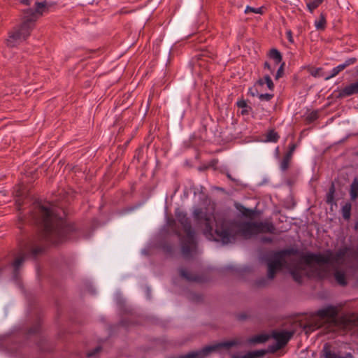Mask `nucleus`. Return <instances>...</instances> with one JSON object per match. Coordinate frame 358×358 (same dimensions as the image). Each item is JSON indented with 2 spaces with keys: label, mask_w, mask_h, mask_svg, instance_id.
Instances as JSON below:
<instances>
[{
  "label": "nucleus",
  "mask_w": 358,
  "mask_h": 358,
  "mask_svg": "<svg viewBox=\"0 0 358 358\" xmlns=\"http://www.w3.org/2000/svg\"><path fill=\"white\" fill-rule=\"evenodd\" d=\"M352 257L351 250L346 247L336 252L328 250L323 254L302 257L289 251L275 252L268 259V278L272 280L278 271L285 268L298 282L303 275L322 278L329 275L328 269L331 266L336 282L344 286L356 273L352 264Z\"/></svg>",
  "instance_id": "1"
},
{
  "label": "nucleus",
  "mask_w": 358,
  "mask_h": 358,
  "mask_svg": "<svg viewBox=\"0 0 358 358\" xmlns=\"http://www.w3.org/2000/svg\"><path fill=\"white\" fill-rule=\"evenodd\" d=\"M193 215L198 223L204 226L203 234L208 239L220 241L224 244L232 242L236 234L248 238L259 233H273L275 230L274 226L268 222L229 223L199 208L194 210Z\"/></svg>",
  "instance_id": "2"
},
{
  "label": "nucleus",
  "mask_w": 358,
  "mask_h": 358,
  "mask_svg": "<svg viewBox=\"0 0 358 358\" xmlns=\"http://www.w3.org/2000/svg\"><path fill=\"white\" fill-rule=\"evenodd\" d=\"M338 309L335 306H329L319 310L313 317L312 321L303 327L305 333L309 334L327 324L331 331L336 328L345 330H353L358 333V313L348 314L337 318Z\"/></svg>",
  "instance_id": "3"
},
{
  "label": "nucleus",
  "mask_w": 358,
  "mask_h": 358,
  "mask_svg": "<svg viewBox=\"0 0 358 358\" xmlns=\"http://www.w3.org/2000/svg\"><path fill=\"white\" fill-rule=\"evenodd\" d=\"M39 213L44 228V238L52 244H59L66 240L71 227L67 225L59 215L55 206L49 204L39 206Z\"/></svg>",
  "instance_id": "4"
},
{
  "label": "nucleus",
  "mask_w": 358,
  "mask_h": 358,
  "mask_svg": "<svg viewBox=\"0 0 358 358\" xmlns=\"http://www.w3.org/2000/svg\"><path fill=\"white\" fill-rule=\"evenodd\" d=\"M36 8L27 9L24 13L23 22L19 29H17L9 34L8 38L6 41L7 45L10 47H14L21 41L25 40L34 27V24L37 18L45 13L49 6L45 1L36 2Z\"/></svg>",
  "instance_id": "5"
},
{
  "label": "nucleus",
  "mask_w": 358,
  "mask_h": 358,
  "mask_svg": "<svg viewBox=\"0 0 358 358\" xmlns=\"http://www.w3.org/2000/svg\"><path fill=\"white\" fill-rule=\"evenodd\" d=\"M176 217L183 227L185 236L181 239L182 252L185 257H189L196 249L194 232L192 229L186 215L177 212Z\"/></svg>",
  "instance_id": "6"
},
{
  "label": "nucleus",
  "mask_w": 358,
  "mask_h": 358,
  "mask_svg": "<svg viewBox=\"0 0 358 358\" xmlns=\"http://www.w3.org/2000/svg\"><path fill=\"white\" fill-rule=\"evenodd\" d=\"M293 335V332L291 331H273L272 334V338L275 340V344L269 346L268 350L271 352H276L282 347H284L291 337Z\"/></svg>",
  "instance_id": "7"
},
{
  "label": "nucleus",
  "mask_w": 358,
  "mask_h": 358,
  "mask_svg": "<svg viewBox=\"0 0 358 358\" xmlns=\"http://www.w3.org/2000/svg\"><path fill=\"white\" fill-rule=\"evenodd\" d=\"M322 355L324 358H352V355L351 353L348 352L345 354L344 355L339 354L336 348L326 343L324 345V347L322 350Z\"/></svg>",
  "instance_id": "8"
},
{
  "label": "nucleus",
  "mask_w": 358,
  "mask_h": 358,
  "mask_svg": "<svg viewBox=\"0 0 358 358\" xmlns=\"http://www.w3.org/2000/svg\"><path fill=\"white\" fill-rule=\"evenodd\" d=\"M357 93H358V80L343 88L340 94L343 96H348Z\"/></svg>",
  "instance_id": "9"
},
{
  "label": "nucleus",
  "mask_w": 358,
  "mask_h": 358,
  "mask_svg": "<svg viewBox=\"0 0 358 358\" xmlns=\"http://www.w3.org/2000/svg\"><path fill=\"white\" fill-rule=\"evenodd\" d=\"M26 259V255L24 252L20 254L18 257L15 258L13 263V272L14 274H16L17 271L20 268V267L23 264L24 260Z\"/></svg>",
  "instance_id": "10"
},
{
  "label": "nucleus",
  "mask_w": 358,
  "mask_h": 358,
  "mask_svg": "<svg viewBox=\"0 0 358 358\" xmlns=\"http://www.w3.org/2000/svg\"><path fill=\"white\" fill-rule=\"evenodd\" d=\"M180 275L187 281H198L199 280V278L196 275L184 268L180 269Z\"/></svg>",
  "instance_id": "11"
},
{
  "label": "nucleus",
  "mask_w": 358,
  "mask_h": 358,
  "mask_svg": "<svg viewBox=\"0 0 358 358\" xmlns=\"http://www.w3.org/2000/svg\"><path fill=\"white\" fill-rule=\"evenodd\" d=\"M269 338V336L267 334H259L256 335L248 339V342L252 344L262 343L266 341Z\"/></svg>",
  "instance_id": "12"
},
{
  "label": "nucleus",
  "mask_w": 358,
  "mask_h": 358,
  "mask_svg": "<svg viewBox=\"0 0 358 358\" xmlns=\"http://www.w3.org/2000/svg\"><path fill=\"white\" fill-rule=\"evenodd\" d=\"M265 354L264 350H256L249 352L243 357L234 356L232 358H257L263 356Z\"/></svg>",
  "instance_id": "13"
},
{
  "label": "nucleus",
  "mask_w": 358,
  "mask_h": 358,
  "mask_svg": "<svg viewBox=\"0 0 358 358\" xmlns=\"http://www.w3.org/2000/svg\"><path fill=\"white\" fill-rule=\"evenodd\" d=\"M350 196L352 200H355L358 196V180L355 178L350 187Z\"/></svg>",
  "instance_id": "14"
},
{
  "label": "nucleus",
  "mask_w": 358,
  "mask_h": 358,
  "mask_svg": "<svg viewBox=\"0 0 358 358\" xmlns=\"http://www.w3.org/2000/svg\"><path fill=\"white\" fill-rule=\"evenodd\" d=\"M315 26L317 30L324 29L326 26V19L323 14H321L319 19L315 21Z\"/></svg>",
  "instance_id": "15"
},
{
  "label": "nucleus",
  "mask_w": 358,
  "mask_h": 358,
  "mask_svg": "<svg viewBox=\"0 0 358 358\" xmlns=\"http://www.w3.org/2000/svg\"><path fill=\"white\" fill-rule=\"evenodd\" d=\"M269 57L275 61L276 64H278L282 60L281 54L276 49L271 50Z\"/></svg>",
  "instance_id": "16"
},
{
  "label": "nucleus",
  "mask_w": 358,
  "mask_h": 358,
  "mask_svg": "<svg viewBox=\"0 0 358 358\" xmlns=\"http://www.w3.org/2000/svg\"><path fill=\"white\" fill-rule=\"evenodd\" d=\"M351 204L350 203H345L342 207V215L343 218L346 220H349L350 217V211H351Z\"/></svg>",
  "instance_id": "17"
},
{
  "label": "nucleus",
  "mask_w": 358,
  "mask_h": 358,
  "mask_svg": "<svg viewBox=\"0 0 358 358\" xmlns=\"http://www.w3.org/2000/svg\"><path fill=\"white\" fill-rule=\"evenodd\" d=\"M324 0H309L307 1L306 5L308 7V9L313 12L316 8H317L320 4L322 3V2Z\"/></svg>",
  "instance_id": "18"
},
{
  "label": "nucleus",
  "mask_w": 358,
  "mask_h": 358,
  "mask_svg": "<svg viewBox=\"0 0 358 358\" xmlns=\"http://www.w3.org/2000/svg\"><path fill=\"white\" fill-rule=\"evenodd\" d=\"M309 73H310L311 76H313V77H315V78L324 76V75L322 72L321 68H317V69L310 68L309 69Z\"/></svg>",
  "instance_id": "19"
},
{
  "label": "nucleus",
  "mask_w": 358,
  "mask_h": 358,
  "mask_svg": "<svg viewBox=\"0 0 358 358\" xmlns=\"http://www.w3.org/2000/svg\"><path fill=\"white\" fill-rule=\"evenodd\" d=\"M279 136L274 131H271L266 135V141L270 142H276Z\"/></svg>",
  "instance_id": "20"
},
{
  "label": "nucleus",
  "mask_w": 358,
  "mask_h": 358,
  "mask_svg": "<svg viewBox=\"0 0 358 358\" xmlns=\"http://www.w3.org/2000/svg\"><path fill=\"white\" fill-rule=\"evenodd\" d=\"M238 107L243 108L241 113L243 115L248 113V106L245 100H240L237 102Z\"/></svg>",
  "instance_id": "21"
},
{
  "label": "nucleus",
  "mask_w": 358,
  "mask_h": 358,
  "mask_svg": "<svg viewBox=\"0 0 358 358\" xmlns=\"http://www.w3.org/2000/svg\"><path fill=\"white\" fill-rule=\"evenodd\" d=\"M262 13V8H252L250 6H247L245 10V13Z\"/></svg>",
  "instance_id": "22"
},
{
  "label": "nucleus",
  "mask_w": 358,
  "mask_h": 358,
  "mask_svg": "<svg viewBox=\"0 0 358 358\" xmlns=\"http://www.w3.org/2000/svg\"><path fill=\"white\" fill-rule=\"evenodd\" d=\"M289 161L290 160L287 159L285 157L283 158L282 161L280 163V169H281V170L285 171L288 168Z\"/></svg>",
  "instance_id": "23"
},
{
  "label": "nucleus",
  "mask_w": 358,
  "mask_h": 358,
  "mask_svg": "<svg viewBox=\"0 0 358 358\" xmlns=\"http://www.w3.org/2000/svg\"><path fill=\"white\" fill-rule=\"evenodd\" d=\"M264 81L266 84L267 85V87L269 90H272L273 87V83L272 82V80L271 79L269 76H265L264 77Z\"/></svg>",
  "instance_id": "24"
},
{
  "label": "nucleus",
  "mask_w": 358,
  "mask_h": 358,
  "mask_svg": "<svg viewBox=\"0 0 358 358\" xmlns=\"http://www.w3.org/2000/svg\"><path fill=\"white\" fill-rule=\"evenodd\" d=\"M334 186H331V187L329 190V192L328 193V195H327V201L328 203L332 202L333 199H334Z\"/></svg>",
  "instance_id": "25"
},
{
  "label": "nucleus",
  "mask_w": 358,
  "mask_h": 358,
  "mask_svg": "<svg viewBox=\"0 0 358 358\" xmlns=\"http://www.w3.org/2000/svg\"><path fill=\"white\" fill-rule=\"evenodd\" d=\"M101 351L100 347H96L94 350L89 351L87 352V357H94L97 353H99Z\"/></svg>",
  "instance_id": "26"
},
{
  "label": "nucleus",
  "mask_w": 358,
  "mask_h": 358,
  "mask_svg": "<svg viewBox=\"0 0 358 358\" xmlns=\"http://www.w3.org/2000/svg\"><path fill=\"white\" fill-rule=\"evenodd\" d=\"M356 61H357V59L355 57H352V58L348 59L343 64H341L344 65L345 69L348 66L355 64Z\"/></svg>",
  "instance_id": "27"
},
{
  "label": "nucleus",
  "mask_w": 358,
  "mask_h": 358,
  "mask_svg": "<svg viewBox=\"0 0 358 358\" xmlns=\"http://www.w3.org/2000/svg\"><path fill=\"white\" fill-rule=\"evenodd\" d=\"M356 61H357V59L355 57H352V58L348 59L343 64H341L344 65L345 69L348 66L355 64Z\"/></svg>",
  "instance_id": "28"
},
{
  "label": "nucleus",
  "mask_w": 358,
  "mask_h": 358,
  "mask_svg": "<svg viewBox=\"0 0 358 358\" xmlns=\"http://www.w3.org/2000/svg\"><path fill=\"white\" fill-rule=\"evenodd\" d=\"M272 97L271 94H262L259 96L260 100L269 101Z\"/></svg>",
  "instance_id": "29"
},
{
  "label": "nucleus",
  "mask_w": 358,
  "mask_h": 358,
  "mask_svg": "<svg viewBox=\"0 0 358 358\" xmlns=\"http://www.w3.org/2000/svg\"><path fill=\"white\" fill-rule=\"evenodd\" d=\"M338 74V72L336 70L335 67L331 70V74L324 77L326 80L335 77Z\"/></svg>",
  "instance_id": "30"
},
{
  "label": "nucleus",
  "mask_w": 358,
  "mask_h": 358,
  "mask_svg": "<svg viewBox=\"0 0 358 358\" xmlns=\"http://www.w3.org/2000/svg\"><path fill=\"white\" fill-rule=\"evenodd\" d=\"M286 34H287V39L289 40V41L291 43H293L294 40L292 38V31L290 30H288V31H287Z\"/></svg>",
  "instance_id": "31"
},
{
  "label": "nucleus",
  "mask_w": 358,
  "mask_h": 358,
  "mask_svg": "<svg viewBox=\"0 0 358 358\" xmlns=\"http://www.w3.org/2000/svg\"><path fill=\"white\" fill-rule=\"evenodd\" d=\"M284 65V64H282L281 65V66L279 68V69L278 70V72L276 73V79H278V78H280L282 75V66Z\"/></svg>",
  "instance_id": "32"
},
{
  "label": "nucleus",
  "mask_w": 358,
  "mask_h": 358,
  "mask_svg": "<svg viewBox=\"0 0 358 358\" xmlns=\"http://www.w3.org/2000/svg\"><path fill=\"white\" fill-rule=\"evenodd\" d=\"M336 70L338 72V73L345 69V66L342 64H339L336 67H335Z\"/></svg>",
  "instance_id": "33"
},
{
  "label": "nucleus",
  "mask_w": 358,
  "mask_h": 358,
  "mask_svg": "<svg viewBox=\"0 0 358 358\" xmlns=\"http://www.w3.org/2000/svg\"><path fill=\"white\" fill-rule=\"evenodd\" d=\"M264 68L267 69L268 71H270L271 73L273 71V70L271 69L270 64L268 62L264 63Z\"/></svg>",
  "instance_id": "34"
},
{
  "label": "nucleus",
  "mask_w": 358,
  "mask_h": 358,
  "mask_svg": "<svg viewBox=\"0 0 358 358\" xmlns=\"http://www.w3.org/2000/svg\"><path fill=\"white\" fill-rule=\"evenodd\" d=\"M293 153H291L290 151H289L286 155L284 157L285 158H287V159L290 160L291 157H292V155Z\"/></svg>",
  "instance_id": "35"
},
{
  "label": "nucleus",
  "mask_w": 358,
  "mask_h": 358,
  "mask_svg": "<svg viewBox=\"0 0 358 358\" xmlns=\"http://www.w3.org/2000/svg\"><path fill=\"white\" fill-rule=\"evenodd\" d=\"M296 148V145L295 144H292L291 146H290V148H289V151L291 152V153H293L294 150Z\"/></svg>",
  "instance_id": "36"
},
{
  "label": "nucleus",
  "mask_w": 358,
  "mask_h": 358,
  "mask_svg": "<svg viewBox=\"0 0 358 358\" xmlns=\"http://www.w3.org/2000/svg\"><path fill=\"white\" fill-rule=\"evenodd\" d=\"M22 3L26 5H29L30 3V0H22Z\"/></svg>",
  "instance_id": "37"
},
{
  "label": "nucleus",
  "mask_w": 358,
  "mask_h": 358,
  "mask_svg": "<svg viewBox=\"0 0 358 358\" xmlns=\"http://www.w3.org/2000/svg\"><path fill=\"white\" fill-rule=\"evenodd\" d=\"M271 241L272 239L271 238H266L263 239L264 242H271Z\"/></svg>",
  "instance_id": "38"
},
{
  "label": "nucleus",
  "mask_w": 358,
  "mask_h": 358,
  "mask_svg": "<svg viewBox=\"0 0 358 358\" xmlns=\"http://www.w3.org/2000/svg\"><path fill=\"white\" fill-rule=\"evenodd\" d=\"M33 252L34 255H36L38 252H39V250H36Z\"/></svg>",
  "instance_id": "39"
},
{
  "label": "nucleus",
  "mask_w": 358,
  "mask_h": 358,
  "mask_svg": "<svg viewBox=\"0 0 358 358\" xmlns=\"http://www.w3.org/2000/svg\"><path fill=\"white\" fill-rule=\"evenodd\" d=\"M259 83H260V85H263V84H264V81H263V80H259Z\"/></svg>",
  "instance_id": "40"
},
{
  "label": "nucleus",
  "mask_w": 358,
  "mask_h": 358,
  "mask_svg": "<svg viewBox=\"0 0 358 358\" xmlns=\"http://www.w3.org/2000/svg\"><path fill=\"white\" fill-rule=\"evenodd\" d=\"M356 257V259H358V254L356 255V257Z\"/></svg>",
  "instance_id": "41"
}]
</instances>
